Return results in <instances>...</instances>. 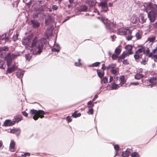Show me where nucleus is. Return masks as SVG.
<instances>
[{
  "mask_svg": "<svg viewBox=\"0 0 157 157\" xmlns=\"http://www.w3.org/2000/svg\"><path fill=\"white\" fill-rule=\"evenodd\" d=\"M45 41L44 38L38 40L36 37L32 40L31 37L24 39L22 40L23 45L32 48L30 49L33 55L40 54L42 51L43 43Z\"/></svg>",
  "mask_w": 157,
  "mask_h": 157,
  "instance_id": "nucleus-1",
  "label": "nucleus"
},
{
  "mask_svg": "<svg viewBox=\"0 0 157 157\" xmlns=\"http://www.w3.org/2000/svg\"><path fill=\"white\" fill-rule=\"evenodd\" d=\"M144 10L147 13L149 10H151L148 13V17L150 21L153 22L155 20L157 13V5L151 3H147L144 5ZM154 26L157 28V21L154 24Z\"/></svg>",
  "mask_w": 157,
  "mask_h": 157,
  "instance_id": "nucleus-2",
  "label": "nucleus"
},
{
  "mask_svg": "<svg viewBox=\"0 0 157 157\" xmlns=\"http://www.w3.org/2000/svg\"><path fill=\"white\" fill-rule=\"evenodd\" d=\"M98 18L100 19L101 17H99ZM101 20L102 22L105 25L108 31L110 33L115 32L117 31L116 25L113 23L108 21L106 17L101 16Z\"/></svg>",
  "mask_w": 157,
  "mask_h": 157,
  "instance_id": "nucleus-3",
  "label": "nucleus"
},
{
  "mask_svg": "<svg viewBox=\"0 0 157 157\" xmlns=\"http://www.w3.org/2000/svg\"><path fill=\"white\" fill-rule=\"evenodd\" d=\"M30 114L33 117V118L36 120L39 117L41 118L44 117V115L46 114L45 112L42 110H36L31 109L30 112Z\"/></svg>",
  "mask_w": 157,
  "mask_h": 157,
  "instance_id": "nucleus-4",
  "label": "nucleus"
},
{
  "mask_svg": "<svg viewBox=\"0 0 157 157\" xmlns=\"http://www.w3.org/2000/svg\"><path fill=\"white\" fill-rule=\"evenodd\" d=\"M132 152V151L131 149H127L124 152H122L121 154L122 155V157H128L130 155H131V157H139V156L137 152H134L131 154V152Z\"/></svg>",
  "mask_w": 157,
  "mask_h": 157,
  "instance_id": "nucleus-5",
  "label": "nucleus"
},
{
  "mask_svg": "<svg viewBox=\"0 0 157 157\" xmlns=\"http://www.w3.org/2000/svg\"><path fill=\"white\" fill-rule=\"evenodd\" d=\"M108 0H100V2L98 4V6L101 9V12H106L108 10L107 2Z\"/></svg>",
  "mask_w": 157,
  "mask_h": 157,
  "instance_id": "nucleus-6",
  "label": "nucleus"
},
{
  "mask_svg": "<svg viewBox=\"0 0 157 157\" xmlns=\"http://www.w3.org/2000/svg\"><path fill=\"white\" fill-rule=\"evenodd\" d=\"M143 54H145V47H143L136 52L134 57L135 59H137L141 57V56Z\"/></svg>",
  "mask_w": 157,
  "mask_h": 157,
  "instance_id": "nucleus-7",
  "label": "nucleus"
},
{
  "mask_svg": "<svg viewBox=\"0 0 157 157\" xmlns=\"http://www.w3.org/2000/svg\"><path fill=\"white\" fill-rule=\"evenodd\" d=\"M23 120V117L21 115L15 116L12 121H10V126L13 125L16 123H18Z\"/></svg>",
  "mask_w": 157,
  "mask_h": 157,
  "instance_id": "nucleus-8",
  "label": "nucleus"
},
{
  "mask_svg": "<svg viewBox=\"0 0 157 157\" xmlns=\"http://www.w3.org/2000/svg\"><path fill=\"white\" fill-rule=\"evenodd\" d=\"M118 29L117 34L121 35H124L126 34L127 32H130V30L127 28H122Z\"/></svg>",
  "mask_w": 157,
  "mask_h": 157,
  "instance_id": "nucleus-9",
  "label": "nucleus"
},
{
  "mask_svg": "<svg viewBox=\"0 0 157 157\" xmlns=\"http://www.w3.org/2000/svg\"><path fill=\"white\" fill-rule=\"evenodd\" d=\"M132 46L130 45H128L125 47V49H126L124 52L128 55L132 54L133 53L132 51Z\"/></svg>",
  "mask_w": 157,
  "mask_h": 157,
  "instance_id": "nucleus-10",
  "label": "nucleus"
},
{
  "mask_svg": "<svg viewBox=\"0 0 157 157\" xmlns=\"http://www.w3.org/2000/svg\"><path fill=\"white\" fill-rule=\"evenodd\" d=\"M147 17L146 15L141 14L139 16L138 21L140 23L143 24L145 22Z\"/></svg>",
  "mask_w": 157,
  "mask_h": 157,
  "instance_id": "nucleus-11",
  "label": "nucleus"
},
{
  "mask_svg": "<svg viewBox=\"0 0 157 157\" xmlns=\"http://www.w3.org/2000/svg\"><path fill=\"white\" fill-rule=\"evenodd\" d=\"M157 78L155 77H153L150 79L149 80V82L150 84L149 85H147V86H150V87H151L155 86L156 82V81L157 80Z\"/></svg>",
  "mask_w": 157,
  "mask_h": 157,
  "instance_id": "nucleus-12",
  "label": "nucleus"
},
{
  "mask_svg": "<svg viewBox=\"0 0 157 157\" xmlns=\"http://www.w3.org/2000/svg\"><path fill=\"white\" fill-rule=\"evenodd\" d=\"M6 34L2 35V36H0V43L1 44H4L8 40V39L6 37Z\"/></svg>",
  "mask_w": 157,
  "mask_h": 157,
  "instance_id": "nucleus-13",
  "label": "nucleus"
},
{
  "mask_svg": "<svg viewBox=\"0 0 157 157\" xmlns=\"http://www.w3.org/2000/svg\"><path fill=\"white\" fill-rule=\"evenodd\" d=\"M54 21V19L53 17L50 16H48L45 21V24L46 25H48L51 23L53 22Z\"/></svg>",
  "mask_w": 157,
  "mask_h": 157,
  "instance_id": "nucleus-14",
  "label": "nucleus"
},
{
  "mask_svg": "<svg viewBox=\"0 0 157 157\" xmlns=\"http://www.w3.org/2000/svg\"><path fill=\"white\" fill-rule=\"evenodd\" d=\"M24 74V71L18 69L17 71L16 75L19 78H22Z\"/></svg>",
  "mask_w": 157,
  "mask_h": 157,
  "instance_id": "nucleus-15",
  "label": "nucleus"
},
{
  "mask_svg": "<svg viewBox=\"0 0 157 157\" xmlns=\"http://www.w3.org/2000/svg\"><path fill=\"white\" fill-rule=\"evenodd\" d=\"M153 54L151 57L153 59L155 62H157V47L153 49Z\"/></svg>",
  "mask_w": 157,
  "mask_h": 157,
  "instance_id": "nucleus-16",
  "label": "nucleus"
},
{
  "mask_svg": "<svg viewBox=\"0 0 157 157\" xmlns=\"http://www.w3.org/2000/svg\"><path fill=\"white\" fill-rule=\"evenodd\" d=\"M131 21L133 24H136L138 21V18L135 14H133L131 17Z\"/></svg>",
  "mask_w": 157,
  "mask_h": 157,
  "instance_id": "nucleus-17",
  "label": "nucleus"
},
{
  "mask_svg": "<svg viewBox=\"0 0 157 157\" xmlns=\"http://www.w3.org/2000/svg\"><path fill=\"white\" fill-rule=\"evenodd\" d=\"M18 69V66L16 63H14L10 67V73L17 71Z\"/></svg>",
  "mask_w": 157,
  "mask_h": 157,
  "instance_id": "nucleus-18",
  "label": "nucleus"
},
{
  "mask_svg": "<svg viewBox=\"0 0 157 157\" xmlns=\"http://www.w3.org/2000/svg\"><path fill=\"white\" fill-rule=\"evenodd\" d=\"M10 133H14L17 136L19 135L20 133V130L18 128H13L10 130Z\"/></svg>",
  "mask_w": 157,
  "mask_h": 157,
  "instance_id": "nucleus-19",
  "label": "nucleus"
},
{
  "mask_svg": "<svg viewBox=\"0 0 157 157\" xmlns=\"http://www.w3.org/2000/svg\"><path fill=\"white\" fill-rule=\"evenodd\" d=\"M111 88L112 90H116L118 89L120 87V84H117L115 83V81L114 80V82L111 84Z\"/></svg>",
  "mask_w": 157,
  "mask_h": 157,
  "instance_id": "nucleus-20",
  "label": "nucleus"
},
{
  "mask_svg": "<svg viewBox=\"0 0 157 157\" xmlns=\"http://www.w3.org/2000/svg\"><path fill=\"white\" fill-rule=\"evenodd\" d=\"M52 29L51 28H47V29L46 32L45 33V34L47 36V37H48L49 36H52Z\"/></svg>",
  "mask_w": 157,
  "mask_h": 157,
  "instance_id": "nucleus-21",
  "label": "nucleus"
},
{
  "mask_svg": "<svg viewBox=\"0 0 157 157\" xmlns=\"http://www.w3.org/2000/svg\"><path fill=\"white\" fill-rule=\"evenodd\" d=\"M150 50L148 48H147V49L146 50L145 48V54L146 55H148V57H151L153 56V50H152V52H150Z\"/></svg>",
  "mask_w": 157,
  "mask_h": 157,
  "instance_id": "nucleus-22",
  "label": "nucleus"
},
{
  "mask_svg": "<svg viewBox=\"0 0 157 157\" xmlns=\"http://www.w3.org/2000/svg\"><path fill=\"white\" fill-rule=\"evenodd\" d=\"M15 143L13 140L10 141V151L14 152L15 151Z\"/></svg>",
  "mask_w": 157,
  "mask_h": 157,
  "instance_id": "nucleus-23",
  "label": "nucleus"
},
{
  "mask_svg": "<svg viewBox=\"0 0 157 157\" xmlns=\"http://www.w3.org/2000/svg\"><path fill=\"white\" fill-rule=\"evenodd\" d=\"M86 2L90 7L94 6L96 3V2L94 1L91 0H87Z\"/></svg>",
  "mask_w": 157,
  "mask_h": 157,
  "instance_id": "nucleus-24",
  "label": "nucleus"
},
{
  "mask_svg": "<svg viewBox=\"0 0 157 157\" xmlns=\"http://www.w3.org/2000/svg\"><path fill=\"white\" fill-rule=\"evenodd\" d=\"M121 82L119 84H120L121 86L124 84L126 82V80L125 78V77L124 75L121 76L119 78Z\"/></svg>",
  "mask_w": 157,
  "mask_h": 157,
  "instance_id": "nucleus-25",
  "label": "nucleus"
},
{
  "mask_svg": "<svg viewBox=\"0 0 157 157\" xmlns=\"http://www.w3.org/2000/svg\"><path fill=\"white\" fill-rule=\"evenodd\" d=\"M128 54L126 53H125V52H124L123 53L119 56L118 59V61L119 62H120V60L122 59H123L125 58L128 56Z\"/></svg>",
  "mask_w": 157,
  "mask_h": 157,
  "instance_id": "nucleus-26",
  "label": "nucleus"
},
{
  "mask_svg": "<svg viewBox=\"0 0 157 157\" xmlns=\"http://www.w3.org/2000/svg\"><path fill=\"white\" fill-rule=\"evenodd\" d=\"M142 33L140 31H137L136 34L135 36H136L137 40H139L142 37Z\"/></svg>",
  "mask_w": 157,
  "mask_h": 157,
  "instance_id": "nucleus-27",
  "label": "nucleus"
},
{
  "mask_svg": "<svg viewBox=\"0 0 157 157\" xmlns=\"http://www.w3.org/2000/svg\"><path fill=\"white\" fill-rule=\"evenodd\" d=\"M144 75L137 73L134 76L135 79L139 80L143 78Z\"/></svg>",
  "mask_w": 157,
  "mask_h": 157,
  "instance_id": "nucleus-28",
  "label": "nucleus"
},
{
  "mask_svg": "<svg viewBox=\"0 0 157 157\" xmlns=\"http://www.w3.org/2000/svg\"><path fill=\"white\" fill-rule=\"evenodd\" d=\"M5 60L7 62V64L9 66L10 65V53H9L5 57Z\"/></svg>",
  "mask_w": 157,
  "mask_h": 157,
  "instance_id": "nucleus-29",
  "label": "nucleus"
},
{
  "mask_svg": "<svg viewBox=\"0 0 157 157\" xmlns=\"http://www.w3.org/2000/svg\"><path fill=\"white\" fill-rule=\"evenodd\" d=\"M155 38L154 36L149 37L148 39L147 42H148V43H149L150 45H152L153 42L155 40Z\"/></svg>",
  "mask_w": 157,
  "mask_h": 157,
  "instance_id": "nucleus-30",
  "label": "nucleus"
},
{
  "mask_svg": "<svg viewBox=\"0 0 157 157\" xmlns=\"http://www.w3.org/2000/svg\"><path fill=\"white\" fill-rule=\"evenodd\" d=\"M87 7L85 5H82L81 6L79 9L80 11H86L87 10Z\"/></svg>",
  "mask_w": 157,
  "mask_h": 157,
  "instance_id": "nucleus-31",
  "label": "nucleus"
},
{
  "mask_svg": "<svg viewBox=\"0 0 157 157\" xmlns=\"http://www.w3.org/2000/svg\"><path fill=\"white\" fill-rule=\"evenodd\" d=\"M92 101H90L87 103V107L88 108H92L94 105V103H92Z\"/></svg>",
  "mask_w": 157,
  "mask_h": 157,
  "instance_id": "nucleus-32",
  "label": "nucleus"
},
{
  "mask_svg": "<svg viewBox=\"0 0 157 157\" xmlns=\"http://www.w3.org/2000/svg\"><path fill=\"white\" fill-rule=\"evenodd\" d=\"M33 26L34 27H37L40 26V23L37 21H34L32 22Z\"/></svg>",
  "mask_w": 157,
  "mask_h": 157,
  "instance_id": "nucleus-33",
  "label": "nucleus"
},
{
  "mask_svg": "<svg viewBox=\"0 0 157 157\" xmlns=\"http://www.w3.org/2000/svg\"><path fill=\"white\" fill-rule=\"evenodd\" d=\"M108 81V78L107 77H105L101 79V82H103L104 83H107Z\"/></svg>",
  "mask_w": 157,
  "mask_h": 157,
  "instance_id": "nucleus-34",
  "label": "nucleus"
},
{
  "mask_svg": "<svg viewBox=\"0 0 157 157\" xmlns=\"http://www.w3.org/2000/svg\"><path fill=\"white\" fill-rule=\"evenodd\" d=\"M81 59H79L78 60V62H75V65L76 66L79 67L82 65V63L80 62Z\"/></svg>",
  "mask_w": 157,
  "mask_h": 157,
  "instance_id": "nucleus-35",
  "label": "nucleus"
},
{
  "mask_svg": "<svg viewBox=\"0 0 157 157\" xmlns=\"http://www.w3.org/2000/svg\"><path fill=\"white\" fill-rule=\"evenodd\" d=\"M121 52V50L118 48H117L115 50V52L116 54L118 55H119Z\"/></svg>",
  "mask_w": 157,
  "mask_h": 157,
  "instance_id": "nucleus-36",
  "label": "nucleus"
},
{
  "mask_svg": "<svg viewBox=\"0 0 157 157\" xmlns=\"http://www.w3.org/2000/svg\"><path fill=\"white\" fill-rule=\"evenodd\" d=\"M7 50H8V48L4 46L2 47H0V52Z\"/></svg>",
  "mask_w": 157,
  "mask_h": 157,
  "instance_id": "nucleus-37",
  "label": "nucleus"
},
{
  "mask_svg": "<svg viewBox=\"0 0 157 157\" xmlns=\"http://www.w3.org/2000/svg\"><path fill=\"white\" fill-rule=\"evenodd\" d=\"M10 124V120H7L5 121L4 123V126H9Z\"/></svg>",
  "mask_w": 157,
  "mask_h": 157,
  "instance_id": "nucleus-38",
  "label": "nucleus"
},
{
  "mask_svg": "<svg viewBox=\"0 0 157 157\" xmlns=\"http://www.w3.org/2000/svg\"><path fill=\"white\" fill-rule=\"evenodd\" d=\"M33 155V154H32V155ZM33 155L36 156H45L46 155L45 154H39L38 153H35Z\"/></svg>",
  "mask_w": 157,
  "mask_h": 157,
  "instance_id": "nucleus-39",
  "label": "nucleus"
},
{
  "mask_svg": "<svg viewBox=\"0 0 157 157\" xmlns=\"http://www.w3.org/2000/svg\"><path fill=\"white\" fill-rule=\"evenodd\" d=\"M81 115V114L80 113H78L77 114L74 113H73L72 114V116H73L74 117L77 118L80 116Z\"/></svg>",
  "mask_w": 157,
  "mask_h": 157,
  "instance_id": "nucleus-40",
  "label": "nucleus"
},
{
  "mask_svg": "<svg viewBox=\"0 0 157 157\" xmlns=\"http://www.w3.org/2000/svg\"><path fill=\"white\" fill-rule=\"evenodd\" d=\"M19 55V54L18 53H17L16 54H13L11 56L10 55V59H14L16 58Z\"/></svg>",
  "mask_w": 157,
  "mask_h": 157,
  "instance_id": "nucleus-41",
  "label": "nucleus"
},
{
  "mask_svg": "<svg viewBox=\"0 0 157 157\" xmlns=\"http://www.w3.org/2000/svg\"><path fill=\"white\" fill-rule=\"evenodd\" d=\"M152 29V27L150 25H148L145 30L148 32H150Z\"/></svg>",
  "mask_w": 157,
  "mask_h": 157,
  "instance_id": "nucleus-42",
  "label": "nucleus"
},
{
  "mask_svg": "<svg viewBox=\"0 0 157 157\" xmlns=\"http://www.w3.org/2000/svg\"><path fill=\"white\" fill-rule=\"evenodd\" d=\"M25 56L26 60L28 61H29L31 58V56L29 54L25 55Z\"/></svg>",
  "mask_w": 157,
  "mask_h": 157,
  "instance_id": "nucleus-43",
  "label": "nucleus"
},
{
  "mask_svg": "<svg viewBox=\"0 0 157 157\" xmlns=\"http://www.w3.org/2000/svg\"><path fill=\"white\" fill-rule=\"evenodd\" d=\"M113 146H114V149H115L116 151V152H117V151L119 150V146L117 145V144H116V145H113Z\"/></svg>",
  "mask_w": 157,
  "mask_h": 157,
  "instance_id": "nucleus-44",
  "label": "nucleus"
},
{
  "mask_svg": "<svg viewBox=\"0 0 157 157\" xmlns=\"http://www.w3.org/2000/svg\"><path fill=\"white\" fill-rule=\"evenodd\" d=\"M97 74L98 76L100 78H101L102 77H103L104 75V73H101V72H98L97 71Z\"/></svg>",
  "mask_w": 157,
  "mask_h": 157,
  "instance_id": "nucleus-45",
  "label": "nucleus"
},
{
  "mask_svg": "<svg viewBox=\"0 0 157 157\" xmlns=\"http://www.w3.org/2000/svg\"><path fill=\"white\" fill-rule=\"evenodd\" d=\"M21 155L25 157L26 156H30V154L29 152L23 153V154H21Z\"/></svg>",
  "mask_w": 157,
  "mask_h": 157,
  "instance_id": "nucleus-46",
  "label": "nucleus"
},
{
  "mask_svg": "<svg viewBox=\"0 0 157 157\" xmlns=\"http://www.w3.org/2000/svg\"><path fill=\"white\" fill-rule=\"evenodd\" d=\"M18 34L17 33L15 35H14L12 38V40L15 41L17 39Z\"/></svg>",
  "mask_w": 157,
  "mask_h": 157,
  "instance_id": "nucleus-47",
  "label": "nucleus"
},
{
  "mask_svg": "<svg viewBox=\"0 0 157 157\" xmlns=\"http://www.w3.org/2000/svg\"><path fill=\"white\" fill-rule=\"evenodd\" d=\"M94 110L93 109H90L88 110L87 113L88 114H93V113Z\"/></svg>",
  "mask_w": 157,
  "mask_h": 157,
  "instance_id": "nucleus-48",
  "label": "nucleus"
},
{
  "mask_svg": "<svg viewBox=\"0 0 157 157\" xmlns=\"http://www.w3.org/2000/svg\"><path fill=\"white\" fill-rule=\"evenodd\" d=\"M139 84V83L138 82H132L130 83L129 86H130L131 85H134L135 86L138 85Z\"/></svg>",
  "mask_w": 157,
  "mask_h": 157,
  "instance_id": "nucleus-49",
  "label": "nucleus"
},
{
  "mask_svg": "<svg viewBox=\"0 0 157 157\" xmlns=\"http://www.w3.org/2000/svg\"><path fill=\"white\" fill-rule=\"evenodd\" d=\"M100 64V63L99 62H97L95 63L92 64V66L93 67H97Z\"/></svg>",
  "mask_w": 157,
  "mask_h": 157,
  "instance_id": "nucleus-50",
  "label": "nucleus"
},
{
  "mask_svg": "<svg viewBox=\"0 0 157 157\" xmlns=\"http://www.w3.org/2000/svg\"><path fill=\"white\" fill-rule=\"evenodd\" d=\"M118 55H117L116 54H113L112 56V58L113 59H116L118 58Z\"/></svg>",
  "mask_w": 157,
  "mask_h": 157,
  "instance_id": "nucleus-51",
  "label": "nucleus"
},
{
  "mask_svg": "<svg viewBox=\"0 0 157 157\" xmlns=\"http://www.w3.org/2000/svg\"><path fill=\"white\" fill-rule=\"evenodd\" d=\"M60 48H53L52 49V51L53 52H58L59 51Z\"/></svg>",
  "mask_w": 157,
  "mask_h": 157,
  "instance_id": "nucleus-52",
  "label": "nucleus"
},
{
  "mask_svg": "<svg viewBox=\"0 0 157 157\" xmlns=\"http://www.w3.org/2000/svg\"><path fill=\"white\" fill-rule=\"evenodd\" d=\"M58 7L56 5H53L52 7V9L53 11L56 10L57 9Z\"/></svg>",
  "mask_w": 157,
  "mask_h": 157,
  "instance_id": "nucleus-53",
  "label": "nucleus"
},
{
  "mask_svg": "<svg viewBox=\"0 0 157 157\" xmlns=\"http://www.w3.org/2000/svg\"><path fill=\"white\" fill-rule=\"evenodd\" d=\"M66 119L68 122H70L72 121V120L71 119V117L69 116L67 117Z\"/></svg>",
  "mask_w": 157,
  "mask_h": 157,
  "instance_id": "nucleus-54",
  "label": "nucleus"
},
{
  "mask_svg": "<svg viewBox=\"0 0 157 157\" xmlns=\"http://www.w3.org/2000/svg\"><path fill=\"white\" fill-rule=\"evenodd\" d=\"M117 71L115 69H112L111 72L114 75H116L117 73Z\"/></svg>",
  "mask_w": 157,
  "mask_h": 157,
  "instance_id": "nucleus-55",
  "label": "nucleus"
},
{
  "mask_svg": "<svg viewBox=\"0 0 157 157\" xmlns=\"http://www.w3.org/2000/svg\"><path fill=\"white\" fill-rule=\"evenodd\" d=\"M132 38V36L131 34H130L127 37H126V39L128 40H131Z\"/></svg>",
  "mask_w": 157,
  "mask_h": 157,
  "instance_id": "nucleus-56",
  "label": "nucleus"
},
{
  "mask_svg": "<svg viewBox=\"0 0 157 157\" xmlns=\"http://www.w3.org/2000/svg\"><path fill=\"white\" fill-rule=\"evenodd\" d=\"M110 37L112 41H114L116 38V36L115 35H111Z\"/></svg>",
  "mask_w": 157,
  "mask_h": 157,
  "instance_id": "nucleus-57",
  "label": "nucleus"
},
{
  "mask_svg": "<svg viewBox=\"0 0 157 157\" xmlns=\"http://www.w3.org/2000/svg\"><path fill=\"white\" fill-rule=\"evenodd\" d=\"M147 61V60L146 59H144L141 62V63L143 65H145L146 64Z\"/></svg>",
  "mask_w": 157,
  "mask_h": 157,
  "instance_id": "nucleus-58",
  "label": "nucleus"
},
{
  "mask_svg": "<svg viewBox=\"0 0 157 157\" xmlns=\"http://www.w3.org/2000/svg\"><path fill=\"white\" fill-rule=\"evenodd\" d=\"M123 63L125 65H127L129 64V62L127 59L124 60L123 61Z\"/></svg>",
  "mask_w": 157,
  "mask_h": 157,
  "instance_id": "nucleus-59",
  "label": "nucleus"
},
{
  "mask_svg": "<svg viewBox=\"0 0 157 157\" xmlns=\"http://www.w3.org/2000/svg\"><path fill=\"white\" fill-rule=\"evenodd\" d=\"M4 64L2 62H0V68H4Z\"/></svg>",
  "mask_w": 157,
  "mask_h": 157,
  "instance_id": "nucleus-60",
  "label": "nucleus"
},
{
  "mask_svg": "<svg viewBox=\"0 0 157 157\" xmlns=\"http://www.w3.org/2000/svg\"><path fill=\"white\" fill-rule=\"evenodd\" d=\"M22 113L23 115L26 117H27L28 115V114L27 113H26L25 111L22 112Z\"/></svg>",
  "mask_w": 157,
  "mask_h": 157,
  "instance_id": "nucleus-61",
  "label": "nucleus"
},
{
  "mask_svg": "<svg viewBox=\"0 0 157 157\" xmlns=\"http://www.w3.org/2000/svg\"><path fill=\"white\" fill-rule=\"evenodd\" d=\"M143 71V70L142 68H140L138 71V72L139 73H142Z\"/></svg>",
  "mask_w": 157,
  "mask_h": 157,
  "instance_id": "nucleus-62",
  "label": "nucleus"
},
{
  "mask_svg": "<svg viewBox=\"0 0 157 157\" xmlns=\"http://www.w3.org/2000/svg\"><path fill=\"white\" fill-rule=\"evenodd\" d=\"M93 12L94 13H97L99 15V13L97 9H95V10H94Z\"/></svg>",
  "mask_w": 157,
  "mask_h": 157,
  "instance_id": "nucleus-63",
  "label": "nucleus"
},
{
  "mask_svg": "<svg viewBox=\"0 0 157 157\" xmlns=\"http://www.w3.org/2000/svg\"><path fill=\"white\" fill-rule=\"evenodd\" d=\"M113 77L112 76H110L109 79V82H112L113 80Z\"/></svg>",
  "mask_w": 157,
  "mask_h": 157,
  "instance_id": "nucleus-64",
  "label": "nucleus"
}]
</instances>
